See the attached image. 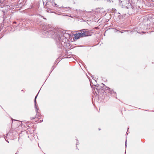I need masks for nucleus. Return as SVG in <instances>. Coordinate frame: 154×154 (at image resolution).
<instances>
[{
    "mask_svg": "<svg viewBox=\"0 0 154 154\" xmlns=\"http://www.w3.org/2000/svg\"><path fill=\"white\" fill-rule=\"evenodd\" d=\"M37 97V96H36L35 97V103H36V98Z\"/></svg>",
    "mask_w": 154,
    "mask_h": 154,
    "instance_id": "423d86ee",
    "label": "nucleus"
},
{
    "mask_svg": "<svg viewBox=\"0 0 154 154\" xmlns=\"http://www.w3.org/2000/svg\"><path fill=\"white\" fill-rule=\"evenodd\" d=\"M57 0H52L51 1L52 5L56 7H58V3Z\"/></svg>",
    "mask_w": 154,
    "mask_h": 154,
    "instance_id": "f03ea898",
    "label": "nucleus"
},
{
    "mask_svg": "<svg viewBox=\"0 0 154 154\" xmlns=\"http://www.w3.org/2000/svg\"><path fill=\"white\" fill-rule=\"evenodd\" d=\"M15 154H17V153H16Z\"/></svg>",
    "mask_w": 154,
    "mask_h": 154,
    "instance_id": "1a4fd4ad",
    "label": "nucleus"
},
{
    "mask_svg": "<svg viewBox=\"0 0 154 154\" xmlns=\"http://www.w3.org/2000/svg\"><path fill=\"white\" fill-rule=\"evenodd\" d=\"M36 113H35V115L34 116H33L32 114V115L30 117V118H31V119H34L36 117Z\"/></svg>",
    "mask_w": 154,
    "mask_h": 154,
    "instance_id": "20e7f679",
    "label": "nucleus"
},
{
    "mask_svg": "<svg viewBox=\"0 0 154 154\" xmlns=\"http://www.w3.org/2000/svg\"><path fill=\"white\" fill-rule=\"evenodd\" d=\"M80 32L74 35L73 39L75 41L81 37L88 36L91 35V32L88 29H83Z\"/></svg>",
    "mask_w": 154,
    "mask_h": 154,
    "instance_id": "f257e3e1",
    "label": "nucleus"
},
{
    "mask_svg": "<svg viewBox=\"0 0 154 154\" xmlns=\"http://www.w3.org/2000/svg\"><path fill=\"white\" fill-rule=\"evenodd\" d=\"M38 122H41L42 121H43V119L42 118H38Z\"/></svg>",
    "mask_w": 154,
    "mask_h": 154,
    "instance_id": "39448f33",
    "label": "nucleus"
},
{
    "mask_svg": "<svg viewBox=\"0 0 154 154\" xmlns=\"http://www.w3.org/2000/svg\"><path fill=\"white\" fill-rule=\"evenodd\" d=\"M119 32H121V33H123V32H122V31H119Z\"/></svg>",
    "mask_w": 154,
    "mask_h": 154,
    "instance_id": "0eeeda50",
    "label": "nucleus"
},
{
    "mask_svg": "<svg viewBox=\"0 0 154 154\" xmlns=\"http://www.w3.org/2000/svg\"><path fill=\"white\" fill-rule=\"evenodd\" d=\"M14 23H16V22H14Z\"/></svg>",
    "mask_w": 154,
    "mask_h": 154,
    "instance_id": "6e6552de",
    "label": "nucleus"
},
{
    "mask_svg": "<svg viewBox=\"0 0 154 154\" xmlns=\"http://www.w3.org/2000/svg\"><path fill=\"white\" fill-rule=\"evenodd\" d=\"M106 92L108 93L112 94L114 92L113 91L109 88H107L106 90Z\"/></svg>",
    "mask_w": 154,
    "mask_h": 154,
    "instance_id": "7ed1b4c3",
    "label": "nucleus"
}]
</instances>
